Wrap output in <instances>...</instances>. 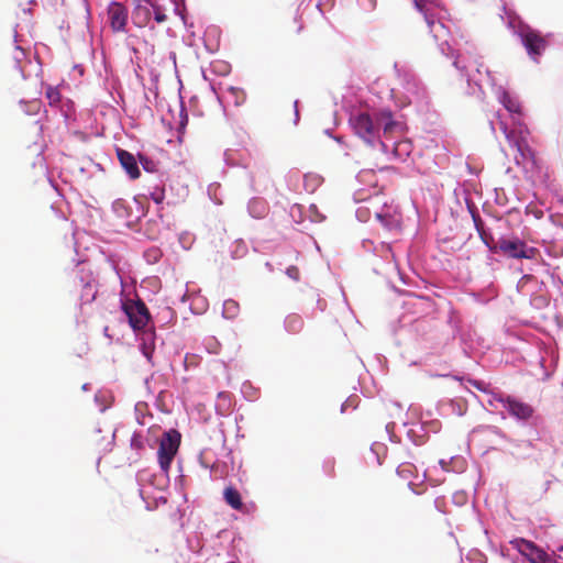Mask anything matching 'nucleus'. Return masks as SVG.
<instances>
[{
	"mask_svg": "<svg viewBox=\"0 0 563 563\" xmlns=\"http://www.w3.org/2000/svg\"><path fill=\"white\" fill-rule=\"evenodd\" d=\"M350 123L357 136L369 145L379 142L383 148L386 145L380 141V130L385 139H394L405 133L406 126L402 122L394 119L389 109H379L373 113L356 112L350 118Z\"/></svg>",
	"mask_w": 563,
	"mask_h": 563,
	"instance_id": "obj_1",
	"label": "nucleus"
},
{
	"mask_svg": "<svg viewBox=\"0 0 563 563\" xmlns=\"http://www.w3.org/2000/svg\"><path fill=\"white\" fill-rule=\"evenodd\" d=\"M180 445V433L176 430L165 432L159 442L158 463L164 473H168L170 464Z\"/></svg>",
	"mask_w": 563,
	"mask_h": 563,
	"instance_id": "obj_2",
	"label": "nucleus"
},
{
	"mask_svg": "<svg viewBox=\"0 0 563 563\" xmlns=\"http://www.w3.org/2000/svg\"><path fill=\"white\" fill-rule=\"evenodd\" d=\"M122 309L129 319L130 325L134 330H143L151 320L150 311L142 300H125L122 302Z\"/></svg>",
	"mask_w": 563,
	"mask_h": 563,
	"instance_id": "obj_3",
	"label": "nucleus"
},
{
	"mask_svg": "<svg viewBox=\"0 0 563 563\" xmlns=\"http://www.w3.org/2000/svg\"><path fill=\"white\" fill-rule=\"evenodd\" d=\"M498 249L507 256L512 258H533L537 249L529 247L526 242L516 238L512 240L499 239Z\"/></svg>",
	"mask_w": 563,
	"mask_h": 563,
	"instance_id": "obj_4",
	"label": "nucleus"
},
{
	"mask_svg": "<svg viewBox=\"0 0 563 563\" xmlns=\"http://www.w3.org/2000/svg\"><path fill=\"white\" fill-rule=\"evenodd\" d=\"M495 399L503 405L511 417L518 420L527 421L532 418L534 413V409L531 405L518 398L511 396H497Z\"/></svg>",
	"mask_w": 563,
	"mask_h": 563,
	"instance_id": "obj_5",
	"label": "nucleus"
},
{
	"mask_svg": "<svg viewBox=\"0 0 563 563\" xmlns=\"http://www.w3.org/2000/svg\"><path fill=\"white\" fill-rule=\"evenodd\" d=\"M522 44L528 54L537 59L548 47L547 38L536 30L528 29L521 33Z\"/></svg>",
	"mask_w": 563,
	"mask_h": 563,
	"instance_id": "obj_6",
	"label": "nucleus"
},
{
	"mask_svg": "<svg viewBox=\"0 0 563 563\" xmlns=\"http://www.w3.org/2000/svg\"><path fill=\"white\" fill-rule=\"evenodd\" d=\"M511 544L531 563H547L549 561L548 554L531 541L518 538L512 540Z\"/></svg>",
	"mask_w": 563,
	"mask_h": 563,
	"instance_id": "obj_7",
	"label": "nucleus"
},
{
	"mask_svg": "<svg viewBox=\"0 0 563 563\" xmlns=\"http://www.w3.org/2000/svg\"><path fill=\"white\" fill-rule=\"evenodd\" d=\"M108 15L113 32L124 31L128 22V9L124 5L113 2L108 8Z\"/></svg>",
	"mask_w": 563,
	"mask_h": 563,
	"instance_id": "obj_8",
	"label": "nucleus"
},
{
	"mask_svg": "<svg viewBox=\"0 0 563 563\" xmlns=\"http://www.w3.org/2000/svg\"><path fill=\"white\" fill-rule=\"evenodd\" d=\"M117 155L121 166L124 168L130 178H139L141 173L135 157L130 152L122 148H117Z\"/></svg>",
	"mask_w": 563,
	"mask_h": 563,
	"instance_id": "obj_9",
	"label": "nucleus"
},
{
	"mask_svg": "<svg viewBox=\"0 0 563 563\" xmlns=\"http://www.w3.org/2000/svg\"><path fill=\"white\" fill-rule=\"evenodd\" d=\"M225 503L234 510L245 511V506L242 503V497L239 490L233 486L225 487L223 492Z\"/></svg>",
	"mask_w": 563,
	"mask_h": 563,
	"instance_id": "obj_10",
	"label": "nucleus"
},
{
	"mask_svg": "<svg viewBox=\"0 0 563 563\" xmlns=\"http://www.w3.org/2000/svg\"><path fill=\"white\" fill-rule=\"evenodd\" d=\"M416 9L423 14L424 20L430 29L434 24V16L430 13L429 3L427 0H412Z\"/></svg>",
	"mask_w": 563,
	"mask_h": 563,
	"instance_id": "obj_11",
	"label": "nucleus"
},
{
	"mask_svg": "<svg viewBox=\"0 0 563 563\" xmlns=\"http://www.w3.org/2000/svg\"><path fill=\"white\" fill-rule=\"evenodd\" d=\"M322 181V177L317 174H306L303 177L305 189L309 192H314Z\"/></svg>",
	"mask_w": 563,
	"mask_h": 563,
	"instance_id": "obj_12",
	"label": "nucleus"
},
{
	"mask_svg": "<svg viewBox=\"0 0 563 563\" xmlns=\"http://www.w3.org/2000/svg\"><path fill=\"white\" fill-rule=\"evenodd\" d=\"M240 312V305L233 299H228L223 303L222 314L227 319H234Z\"/></svg>",
	"mask_w": 563,
	"mask_h": 563,
	"instance_id": "obj_13",
	"label": "nucleus"
},
{
	"mask_svg": "<svg viewBox=\"0 0 563 563\" xmlns=\"http://www.w3.org/2000/svg\"><path fill=\"white\" fill-rule=\"evenodd\" d=\"M112 210L118 218H129L131 212L130 208L124 200H115L112 203Z\"/></svg>",
	"mask_w": 563,
	"mask_h": 563,
	"instance_id": "obj_14",
	"label": "nucleus"
},
{
	"mask_svg": "<svg viewBox=\"0 0 563 563\" xmlns=\"http://www.w3.org/2000/svg\"><path fill=\"white\" fill-rule=\"evenodd\" d=\"M139 161L144 168V170L150 173H155L158 169L157 162L153 161L152 158H148L147 156L143 154H139Z\"/></svg>",
	"mask_w": 563,
	"mask_h": 563,
	"instance_id": "obj_15",
	"label": "nucleus"
},
{
	"mask_svg": "<svg viewBox=\"0 0 563 563\" xmlns=\"http://www.w3.org/2000/svg\"><path fill=\"white\" fill-rule=\"evenodd\" d=\"M46 99L48 100L49 106H57L60 102V92L55 87H47L45 92Z\"/></svg>",
	"mask_w": 563,
	"mask_h": 563,
	"instance_id": "obj_16",
	"label": "nucleus"
},
{
	"mask_svg": "<svg viewBox=\"0 0 563 563\" xmlns=\"http://www.w3.org/2000/svg\"><path fill=\"white\" fill-rule=\"evenodd\" d=\"M286 322L288 329L292 332H298L302 328V320L296 314L288 316Z\"/></svg>",
	"mask_w": 563,
	"mask_h": 563,
	"instance_id": "obj_17",
	"label": "nucleus"
},
{
	"mask_svg": "<svg viewBox=\"0 0 563 563\" xmlns=\"http://www.w3.org/2000/svg\"><path fill=\"white\" fill-rule=\"evenodd\" d=\"M150 198L157 205L162 203L165 199V190L163 187L156 186L148 192Z\"/></svg>",
	"mask_w": 563,
	"mask_h": 563,
	"instance_id": "obj_18",
	"label": "nucleus"
},
{
	"mask_svg": "<svg viewBox=\"0 0 563 563\" xmlns=\"http://www.w3.org/2000/svg\"><path fill=\"white\" fill-rule=\"evenodd\" d=\"M144 256L148 263L154 264L157 263L162 257V252L157 247H152L145 252Z\"/></svg>",
	"mask_w": 563,
	"mask_h": 563,
	"instance_id": "obj_19",
	"label": "nucleus"
},
{
	"mask_svg": "<svg viewBox=\"0 0 563 563\" xmlns=\"http://www.w3.org/2000/svg\"><path fill=\"white\" fill-rule=\"evenodd\" d=\"M479 235H481V239L483 240V242L490 249V250H496L498 247V243L497 244H494V238L486 233L484 230H481L479 231Z\"/></svg>",
	"mask_w": 563,
	"mask_h": 563,
	"instance_id": "obj_20",
	"label": "nucleus"
},
{
	"mask_svg": "<svg viewBox=\"0 0 563 563\" xmlns=\"http://www.w3.org/2000/svg\"><path fill=\"white\" fill-rule=\"evenodd\" d=\"M504 106L510 112H519V104L512 101L508 96L504 97Z\"/></svg>",
	"mask_w": 563,
	"mask_h": 563,
	"instance_id": "obj_21",
	"label": "nucleus"
},
{
	"mask_svg": "<svg viewBox=\"0 0 563 563\" xmlns=\"http://www.w3.org/2000/svg\"><path fill=\"white\" fill-rule=\"evenodd\" d=\"M131 446L136 450L143 449V441H142L141 435L133 434V437L131 438Z\"/></svg>",
	"mask_w": 563,
	"mask_h": 563,
	"instance_id": "obj_22",
	"label": "nucleus"
},
{
	"mask_svg": "<svg viewBox=\"0 0 563 563\" xmlns=\"http://www.w3.org/2000/svg\"><path fill=\"white\" fill-rule=\"evenodd\" d=\"M286 273H287V275H288L291 279H294V280H298V279H299L300 273H299L298 267H296V266H289V267L287 268V272H286Z\"/></svg>",
	"mask_w": 563,
	"mask_h": 563,
	"instance_id": "obj_23",
	"label": "nucleus"
},
{
	"mask_svg": "<svg viewBox=\"0 0 563 563\" xmlns=\"http://www.w3.org/2000/svg\"><path fill=\"white\" fill-rule=\"evenodd\" d=\"M410 143L409 142H398L396 143V146L394 148L395 153L397 154L399 151L409 152L410 151Z\"/></svg>",
	"mask_w": 563,
	"mask_h": 563,
	"instance_id": "obj_24",
	"label": "nucleus"
},
{
	"mask_svg": "<svg viewBox=\"0 0 563 563\" xmlns=\"http://www.w3.org/2000/svg\"><path fill=\"white\" fill-rule=\"evenodd\" d=\"M518 151L520 152L523 159H526L528 156L532 157V152L527 145L522 146L518 143Z\"/></svg>",
	"mask_w": 563,
	"mask_h": 563,
	"instance_id": "obj_25",
	"label": "nucleus"
},
{
	"mask_svg": "<svg viewBox=\"0 0 563 563\" xmlns=\"http://www.w3.org/2000/svg\"><path fill=\"white\" fill-rule=\"evenodd\" d=\"M167 16L166 14L162 13L158 9L155 11V21L157 23H162L166 21Z\"/></svg>",
	"mask_w": 563,
	"mask_h": 563,
	"instance_id": "obj_26",
	"label": "nucleus"
},
{
	"mask_svg": "<svg viewBox=\"0 0 563 563\" xmlns=\"http://www.w3.org/2000/svg\"><path fill=\"white\" fill-rule=\"evenodd\" d=\"M410 467H411L410 464H401L398 466L397 472H398V474L404 476L406 472H410V470H409Z\"/></svg>",
	"mask_w": 563,
	"mask_h": 563,
	"instance_id": "obj_27",
	"label": "nucleus"
},
{
	"mask_svg": "<svg viewBox=\"0 0 563 563\" xmlns=\"http://www.w3.org/2000/svg\"><path fill=\"white\" fill-rule=\"evenodd\" d=\"M376 218L384 224V225H387V219L386 217L379 214V213H376Z\"/></svg>",
	"mask_w": 563,
	"mask_h": 563,
	"instance_id": "obj_28",
	"label": "nucleus"
},
{
	"mask_svg": "<svg viewBox=\"0 0 563 563\" xmlns=\"http://www.w3.org/2000/svg\"><path fill=\"white\" fill-rule=\"evenodd\" d=\"M367 1L371 3L372 8L376 7V0H367Z\"/></svg>",
	"mask_w": 563,
	"mask_h": 563,
	"instance_id": "obj_29",
	"label": "nucleus"
},
{
	"mask_svg": "<svg viewBox=\"0 0 563 563\" xmlns=\"http://www.w3.org/2000/svg\"><path fill=\"white\" fill-rule=\"evenodd\" d=\"M503 131L508 136V134H507V126L506 125H503Z\"/></svg>",
	"mask_w": 563,
	"mask_h": 563,
	"instance_id": "obj_30",
	"label": "nucleus"
},
{
	"mask_svg": "<svg viewBox=\"0 0 563 563\" xmlns=\"http://www.w3.org/2000/svg\"><path fill=\"white\" fill-rule=\"evenodd\" d=\"M482 66H483L482 64H478V66H477V68H476V70H477L478 73L481 71V67H482Z\"/></svg>",
	"mask_w": 563,
	"mask_h": 563,
	"instance_id": "obj_31",
	"label": "nucleus"
},
{
	"mask_svg": "<svg viewBox=\"0 0 563 563\" xmlns=\"http://www.w3.org/2000/svg\"><path fill=\"white\" fill-rule=\"evenodd\" d=\"M468 67H470V66H467V65H464V66L462 67V69H465V70H467V69H468Z\"/></svg>",
	"mask_w": 563,
	"mask_h": 563,
	"instance_id": "obj_32",
	"label": "nucleus"
},
{
	"mask_svg": "<svg viewBox=\"0 0 563 563\" xmlns=\"http://www.w3.org/2000/svg\"><path fill=\"white\" fill-rule=\"evenodd\" d=\"M454 65H455L456 67H460V66H459V60H455V62H454Z\"/></svg>",
	"mask_w": 563,
	"mask_h": 563,
	"instance_id": "obj_33",
	"label": "nucleus"
}]
</instances>
